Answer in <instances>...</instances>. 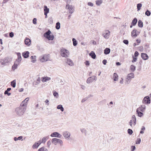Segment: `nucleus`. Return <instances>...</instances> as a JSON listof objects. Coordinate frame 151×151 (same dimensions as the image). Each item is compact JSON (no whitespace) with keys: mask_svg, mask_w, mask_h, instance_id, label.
<instances>
[{"mask_svg":"<svg viewBox=\"0 0 151 151\" xmlns=\"http://www.w3.org/2000/svg\"><path fill=\"white\" fill-rule=\"evenodd\" d=\"M60 51V54L62 57L67 58L69 56V51L66 49L63 48L61 49Z\"/></svg>","mask_w":151,"mask_h":151,"instance_id":"obj_4","label":"nucleus"},{"mask_svg":"<svg viewBox=\"0 0 151 151\" xmlns=\"http://www.w3.org/2000/svg\"><path fill=\"white\" fill-rule=\"evenodd\" d=\"M97 78L96 76H92L88 78L86 82L88 83H90L93 81V80L96 81Z\"/></svg>","mask_w":151,"mask_h":151,"instance_id":"obj_11","label":"nucleus"},{"mask_svg":"<svg viewBox=\"0 0 151 151\" xmlns=\"http://www.w3.org/2000/svg\"><path fill=\"white\" fill-rule=\"evenodd\" d=\"M134 77V73H131L128 74V76L126 77L125 83V84H128L130 82L132 78Z\"/></svg>","mask_w":151,"mask_h":151,"instance_id":"obj_3","label":"nucleus"},{"mask_svg":"<svg viewBox=\"0 0 151 151\" xmlns=\"http://www.w3.org/2000/svg\"><path fill=\"white\" fill-rule=\"evenodd\" d=\"M88 5L89 6H93V3L91 2H89L88 3Z\"/></svg>","mask_w":151,"mask_h":151,"instance_id":"obj_54","label":"nucleus"},{"mask_svg":"<svg viewBox=\"0 0 151 151\" xmlns=\"http://www.w3.org/2000/svg\"><path fill=\"white\" fill-rule=\"evenodd\" d=\"M55 28L57 29H59L60 28V23L59 22H57L56 23Z\"/></svg>","mask_w":151,"mask_h":151,"instance_id":"obj_36","label":"nucleus"},{"mask_svg":"<svg viewBox=\"0 0 151 151\" xmlns=\"http://www.w3.org/2000/svg\"><path fill=\"white\" fill-rule=\"evenodd\" d=\"M51 32L50 30L46 32L44 34V36L48 40H52L54 38L53 35H51Z\"/></svg>","mask_w":151,"mask_h":151,"instance_id":"obj_2","label":"nucleus"},{"mask_svg":"<svg viewBox=\"0 0 151 151\" xmlns=\"http://www.w3.org/2000/svg\"><path fill=\"white\" fill-rule=\"evenodd\" d=\"M48 137H44L42 139L43 141V142L45 143V142L47 139H48Z\"/></svg>","mask_w":151,"mask_h":151,"instance_id":"obj_47","label":"nucleus"},{"mask_svg":"<svg viewBox=\"0 0 151 151\" xmlns=\"http://www.w3.org/2000/svg\"><path fill=\"white\" fill-rule=\"evenodd\" d=\"M26 107L21 105L16 109V113L19 116H21L23 115L26 110Z\"/></svg>","mask_w":151,"mask_h":151,"instance_id":"obj_1","label":"nucleus"},{"mask_svg":"<svg viewBox=\"0 0 151 151\" xmlns=\"http://www.w3.org/2000/svg\"><path fill=\"white\" fill-rule=\"evenodd\" d=\"M57 108L58 109H60L62 111H63L64 110L63 106L61 105H59L57 106Z\"/></svg>","mask_w":151,"mask_h":151,"instance_id":"obj_31","label":"nucleus"},{"mask_svg":"<svg viewBox=\"0 0 151 151\" xmlns=\"http://www.w3.org/2000/svg\"><path fill=\"white\" fill-rule=\"evenodd\" d=\"M44 13H45L46 14L48 13L49 11V9L47 8V6H44Z\"/></svg>","mask_w":151,"mask_h":151,"instance_id":"obj_25","label":"nucleus"},{"mask_svg":"<svg viewBox=\"0 0 151 151\" xmlns=\"http://www.w3.org/2000/svg\"><path fill=\"white\" fill-rule=\"evenodd\" d=\"M72 41H73V44L74 46H76L77 44V40L74 38H73Z\"/></svg>","mask_w":151,"mask_h":151,"instance_id":"obj_38","label":"nucleus"},{"mask_svg":"<svg viewBox=\"0 0 151 151\" xmlns=\"http://www.w3.org/2000/svg\"><path fill=\"white\" fill-rule=\"evenodd\" d=\"M29 52L28 51H25L22 53V55L24 58H27L29 57Z\"/></svg>","mask_w":151,"mask_h":151,"instance_id":"obj_21","label":"nucleus"},{"mask_svg":"<svg viewBox=\"0 0 151 151\" xmlns=\"http://www.w3.org/2000/svg\"><path fill=\"white\" fill-rule=\"evenodd\" d=\"M22 138H23V137L22 136H19L18 137H17L18 140H21L22 141L23 140L22 139Z\"/></svg>","mask_w":151,"mask_h":151,"instance_id":"obj_61","label":"nucleus"},{"mask_svg":"<svg viewBox=\"0 0 151 151\" xmlns=\"http://www.w3.org/2000/svg\"><path fill=\"white\" fill-rule=\"evenodd\" d=\"M88 98V97H86L83 99H82V100L81 101V102L82 103H83L85 101H86Z\"/></svg>","mask_w":151,"mask_h":151,"instance_id":"obj_52","label":"nucleus"},{"mask_svg":"<svg viewBox=\"0 0 151 151\" xmlns=\"http://www.w3.org/2000/svg\"><path fill=\"white\" fill-rule=\"evenodd\" d=\"M37 19L35 18H34L33 19V23L34 24H36L37 23Z\"/></svg>","mask_w":151,"mask_h":151,"instance_id":"obj_55","label":"nucleus"},{"mask_svg":"<svg viewBox=\"0 0 151 151\" xmlns=\"http://www.w3.org/2000/svg\"><path fill=\"white\" fill-rule=\"evenodd\" d=\"M21 60H22L21 59H19V58H17L16 59V61H15L14 62H15V63H16L18 64H19V63H20L21 62Z\"/></svg>","mask_w":151,"mask_h":151,"instance_id":"obj_45","label":"nucleus"},{"mask_svg":"<svg viewBox=\"0 0 151 151\" xmlns=\"http://www.w3.org/2000/svg\"><path fill=\"white\" fill-rule=\"evenodd\" d=\"M102 63L104 65H106L107 63V60H106L104 59L103 60Z\"/></svg>","mask_w":151,"mask_h":151,"instance_id":"obj_59","label":"nucleus"},{"mask_svg":"<svg viewBox=\"0 0 151 151\" xmlns=\"http://www.w3.org/2000/svg\"><path fill=\"white\" fill-rule=\"evenodd\" d=\"M138 31L136 29H134L132 30L131 32V36L132 37H136L138 34H137Z\"/></svg>","mask_w":151,"mask_h":151,"instance_id":"obj_19","label":"nucleus"},{"mask_svg":"<svg viewBox=\"0 0 151 151\" xmlns=\"http://www.w3.org/2000/svg\"><path fill=\"white\" fill-rule=\"evenodd\" d=\"M110 32L108 30H105L102 34V36L105 39H108L109 37Z\"/></svg>","mask_w":151,"mask_h":151,"instance_id":"obj_8","label":"nucleus"},{"mask_svg":"<svg viewBox=\"0 0 151 151\" xmlns=\"http://www.w3.org/2000/svg\"><path fill=\"white\" fill-rule=\"evenodd\" d=\"M136 67L133 65H132L130 66V69L133 72L135 70Z\"/></svg>","mask_w":151,"mask_h":151,"instance_id":"obj_43","label":"nucleus"},{"mask_svg":"<svg viewBox=\"0 0 151 151\" xmlns=\"http://www.w3.org/2000/svg\"><path fill=\"white\" fill-rule=\"evenodd\" d=\"M17 58L21 59H22V57L21 55V54L19 52H17Z\"/></svg>","mask_w":151,"mask_h":151,"instance_id":"obj_48","label":"nucleus"},{"mask_svg":"<svg viewBox=\"0 0 151 151\" xmlns=\"http://www.w3.org/2000/svg\"><path fill=\"white\" fill-rule=\"evenodd\" d=\"M40 82V79L39 77L36 81H34L33 82V85L34 86L36 87V85H38Z\"/></svg>","mask_w":151,"mask_h":151,"instance_id":"obj_18","label":"nucleus"},{"mask_svg":"<svg viewBox=\"0 0 151 151\" xmlns=\"http://www.w3.org/2000/svg\"><path fill=\"white\" fill-rule=\"evenodd\" d=\"M50 58V55H44L43 56H41L40 57V61L43 62L47 61Z\"/></svg>","mask_w":151,"mask_h":151,"instance_id":"obj_6","label":"nucleus"},{"mask_svg":"<svg viewBox=\"0 0 151 151\" xmlns=\"http://www.w3.org/2000/svg\"><path fill=\"white\" fill-rule=\"evenodd\" d=\"M137 22V19L136 18H135L132 21L131 24H132L133 26H135Z\"/></svg>","mask_w":151,"mask_h":151,"instance_id":"obj_29","label":"nucleus"},{"mask_svg":"<svg viewBox=\"0 0 151 151\" xmlns=\"http://www.w3.org/2000/svg\"><path fill=\"white\" fill-rule=\"evenodd\" d=\"M142 102L144 104H149L150 103V97L149 96H146L144 97L143 101Z\"/></svg>","mask_w":151,"mask_h":151,"instance_id":"obj_13","label":"nucleus"},{"mask_svg":"<svg viewBox=\"0 0 151 151\" xmlns=\"http://www.w3.org/2000/svg\"><path fill=\"white\" fill-rule=\"evenodd\" d=\"M53 95L56 98H58V93L55 91H53Z\"/></svg>","mask_w":151,"mask_h":151,"instance_id":"obj_42","label":"nucleus"},{"mask_svg":"<svg viewBox=\"0 0 151 151\" xmlns=\"http://www.w3.org/2000/svg\"><path fill=\"white\" fill-rule=\"evenodd\" d=\"M9 36L11 37H12L14 35V33L12 32H11L9 33Z\"/></svg>","mask_w":151,"mask_h":151,"instance_id":"obj_57","label":"nucleus"},{"mask_svg":"<svg viewBox=\"0 0 151 151\" xmlns=\"http://www.w3.org/2000/svg\"><path fill=\"white\" fill-rule=\"evenodd\" d=\"M136 119L134 115H133L131 119L130 120L129 124L130 126L132 127V124L134 126L136 124Z\"/></svg>","mask_w":151,"mask_h":151,"instance_id":"obj_7","label":"nucleus"},{"mask_svg":"<svg viewBox=\"0 0 151 151\" xmlns=\"http://www.w3.org/2000/svg\"><path fill=\"white\" fill-rule=\"evenodd\" d=\"M131 147L132 149L131 151H134L136 149V147L134 146H132Z\"/></svg>","mask_w":151,"mask_h":151,"instance_id":"obj_50","label":"nucleus"},{"mask_svg":"<svg viewBox=\"0 0 151 151\" xmlns=\"http://www.w3.org/2000/svg\"><path fill=\"white\" fill-rule=\"evenodd\" d=\"M102 3V0H97L96 1V4L97 6H100Z\"/></svg>","mask_w":151,"mask_h":151,"instance_id":"obj_33","label":"nucleus"},{"mask_svg":"<svg viewBox=\"0 0 151 151\" xmlns=\"http://www.w3.org/2000/svg\"><path fill=\"white\" fill-rule=\"evenodd\" d=\"M44 147H42L40 148L38 150V151H43L44 150Z\"/></svg>","mask_w":151,"mask_h":151,"instance_id":"obj_62","label":"nucleus"},{"mask_svg":"<svg viewBox=\"0 0 151 151\" xmlns=\"http://www.w3.org/2000/svg\"><path fill=\"white\" fill-rule=\"evenodd\" d=\"M128 133L129 134V135H131L133 133V131L132 129H129L127 130Z\"/></svg>","mask_w":151,"mask_h":151,"instance_id":"obj_44","label":"nucleus"},{"mask_svg":"<svg viewBox=\"0 0 151 151\" xmlns=\"http://www.w3.org/2000/svg\"><path fill=\"white\" fill-rule=\"evenodd\" d=\"M51 141H48L47 142V145L49 147H50V145H51Z\"/></svg>","mask_w":151,"mask_h":151,"instance_id":"obj_60","label":"nucleus"},{"mask_svg":"<svg viewBox=\"0 0 151 151\" xmlns=\"http://www.w3.org/2000/svg\"><path fill=\"white\" fill-rule=\"evenodd\" d=\"M138 26L139 27H142L143 26V24L142 21L141 20H139L138 21Z\"/></svg>","mask_w":151,"mask_h":151,"instance_id":"obj_32","label":"nucleus"},{"mask_svg":"<svg viewBox=\"0 0 151 151\" xmlns=\"http://www.w3.org/2000/svg\"><path fill=\"white\" fill-rule=\"evenodd\" d=\"M52 137H55L60 138L62 135L57 132H55L52 133L50 135Z\"/></svg>","mask_w":151,"mask_h":151,"instance_id":"obj_15","label":"nucleus"},{"mask_svg":"<svg viewBox=\"0 0 151 151\" xmlns=\"http://www.w3.org/2000/svg\"><path fill=\"white\" fill-rule=\"evenodd\" d=\"M142 4L141 3H139L137 4V11H139L140 10L142 7Z\"/></svg>","mask_w":151,"mask_h":151,"instance_id":"obj_35","label":"nucleus"},{"mask_svg":"<svg viewBox=\"0 0 151 151\" xmlns=\"http://www.w3.org/2000/svg\"><path fill=\"white\" fill-rule=\"evenodd\" d=\"M66 9L68 10V12L71 14L73 13L74 10L73 6L69 4L67 5Z\"/></svg>","mask_w":151,"mask_h":151,"instance_id":"obj_9","label":"nucleus"},{"mask_svg":"<svg viewBox=\"0 0 151 151\" xmlns=\"http://www.w3.org/2000/svg\"><path fill=\"white\" fill-rule=\"evenodd\" d=\"M132 57L133 58V60L132 61V62H136L137 59V58L136 57L133 56Z\"/></svg>","mask_w":151,"mask_h":151,"instance_id":"obj_49","label":"nucleus"},{"mask_svg":"<svg viewBox=\"0 0 151 151\" xmlns=\"http://www.w3.org/2000/svg\"><path fill=\"white\" fill-rule=\"evenodd\" d=\"M89 55L90 56H91V57L93 59H95L96 58V55L94 52L93 51H92L91 52L89 53Z\"/></svg>","mask_w":151,"mask_h":151,"instance_id":"obj_24","label":"nucleus"},{"mask_svg":"<svg viewBox=\"0 0 151 151\" xmlns=\"http://www.w3.org/2000/svg\"><path fill=\"white\" fill-rule=\"evenodd\" d=\"M4 94L5 95L7 94L8 96H10L11 94L10 93H9L8 91H6L4 92Z\"/></svg>","mask_w":151,"mask_h":151,"instance_id":"obj_56","label":"nucleus"},{"mask_svg":"<svg viewBox=\"0 0 151 151\" xmlns=\"http://www.w3.org/2000/svg\"><path fill=\"white\" fill-rule=\"evenodd\" d=\"M66 62L67 64L70 66H72L73 64L72 61L68 58L66 59Z\"/></svg>","mask_w":151,"mask_h":151,"instance_id":"obj_20","label":"nucleus"},{"mask_svg":"<svg viewBox=\"0 0 151 151\" xmlns=\"http://www.w3.org/2000/svg\"><path fill=\"white\" fill-rule=\"evenodd\" d=\"M40 144V143H39L38 142H36L32 146V147L34 149L37 148L39 146Z\"/></svg>","mask_w":151,"mask_h":151,"instance_id":"obj_26","label":"nucleus"},{"mask_svg":"<svg viewBox=\"0 0 151 151\" xmlns=\"http://www.w3.org/2000/svg\"><path fill=\"white\" fill-rule=\"evenodd\" d=\"M29 98L27 97L21 103L20 105L27 107V102L29 100Z\"/></svg>","mask_w":151,"mask_h":151,"instance_id":"obj_14","label":"nucleus"},{"mask_svg":"<svg viewBox=\"0 0 151 151\" xmlns=\"http://www.w3.org/2000/svg\"><path fill=\"white\" fill-rule=\"evenodd\" d=\"M52 142L55 145H57V144L58 143L61 146H62V141L61 139L56 138L52 139Z\"/></svg>","mask_w":151,"mask_h":151,"instance_id":"obj_5","label":"nucleus"},{"mask_svg":"<svg viewBox=\"0 0 151 151\" xmlns=\"http://www.w3.org/2000/svg\"><path fill=\"white\" fill-rule=\"evenodd\" d=\"M11 85L13 88H14L16 86V81L15 80H14L11 82Z\"/></svg>","mask_w":151,"mask_h":151,"instance_id":"obj_30","label":"nucleus"},{"mask_svg":"<svg viewBox=\"0 0 151 151\" xmlns=\"http://www.w3.org/2000/svg\"><path fill=\"white\" fill-rule=\"evenodd\" d=\"M138 115V116L141 117L143 115V113L140 111H136Z\"/></svg>","mask_w":151,"mask_h":151,"instance_id":"obj_37","label":"nucleus"},{"mask_svg":"<svg viewBox=\"0 0 151 151\" xmlns=\"http://www.w3.org/2000/svg\"><path fill=\"white\" fill-rule=\"evenodd\" d=\"M141 56L142 59L144 60H146L148 58V55L145 53H142Z\"/></svg>","mask_w":151,"mask_h":151,"instance_id":"obj_17","label":"nucleus"},{"mask_svg":"<svg viewBox=\"0 0 151 151\" xmlns=\"http://www.w3.org/2000/svg\"><path fill=\"white\" fill-rule=\"evenodd\" d=\"M123 42L126 45H127L129 43V42L127 40H124L123 41Z\"/></svg>","mask_w":151,"mask_h":151,"instance_id":"obj_51","label":"nucleus"},{"mask_svg":"<svg viewBox=\"0 0 151 151\" xmlns=\"http://www.w3.org/2000/svg\"><path fill=\"white\" fill-rule=\"evenodd\" d=\"M118 76L116 73H114L113 74V78L114 81H117L118 80Z\"/></svg>","mask_w":151,"mask_h":151,"instance_id":"obj_27","label":"nucleus"},{"mask_svg":"<svg viewBox=\"0 0 151 151\" xmlns=\"http://www.w3.org/2000/svg\"><path fill=\"white\" fill-rule=\"evenodd\" d=\"M145 109V105H142L141 106L138 108L136 111H140L142 112H143Z\"/></svg>","mask_w":151,"mask_h":151,"instance_id":"obj_16","label":"nucleus"},{"mask_svg":"<svg viewBox=\"0 0 151 151\" xmlns=\"http://www.w3.org/2000/svg\"><path fill=\"white\" fill-rule=\"evenodd\" d=\"M19 65L18 64L14 62V65L12 66V70H15L17 68L18 65Z\"/></svg>","mask_w":151,"mask_h":151,"instance_id":"obj_34","label":"nucleus"},{"mask_svg":"<svg viewBox=\"0 0 151 151\" xmlns=\"http://www.w3.org/2000/svg\"><path fill=\"white\" fill-rule=\"evenodd\" d=\"M139 53L137 51H136L134 53V56L135 57H137L138 56Z\"/></svg>","mask_w":151,"mask_h":151,"instance_id":"obj_58","label":"nucleus"},{"mask_svg":"<svg viewBox=\"0 0 151 151\" xmlns=\"http://www.w3.org/2000/svg\"><path fill=\"white\" fill-rule=\"evenodd\" d=\"M110 52V49L109 48H106L104 50V53L106 55L108 54Z\"/></svg>","mask_w":151,"mask_h":151,"instance_id":"obj_28","label":"nucleus"},{"mask_svg":"<svg viewBox=\"0 0 151 151\" xmlns=\"http://www.w3.org/2000/svg\"><path fill=\"white\" fill-rule=\"evenodd\" d=\"M50 80V78L46 76L45 77H42V81L43 82H44Z\"/></svg>","mask_w":151,"mask_h":151,"instance_id":"obj_22","label":"nucleus"},{"mask_svg":"<svg viewBox=\"0 0 151 151\" xmlns=\"http://www.w3.org/2000/svg\"><path fill=\"white\" fill-rule=\"evenodd\" d=\"M81 88L83 90H84L85 89L86 87L84 86L81 85Z\"/></svg>","mask_w":151,"mask_h":151,"instance_id":"obj_64","label":"nucleus"},{"mask_svg":"<svg viewBox=\"0 0 151 151\" xmlns=\"http://www.w3.org/2000/svg\"><path fill=\"white\" fill-rule=\"evenodd\" d=\"M9 62V59L8 58H6L4 59L0 60V64L2 65H5L6 63Z\"/></svg>","mask_w":151,"mask_h":151,"instance_id":"obj_10","label":"nucleus"},{"mask_svg":"<svg viewBox=\"0 0 151 151\" xmlns=\"http://www.w3.org/2000/svg\"><path fill=\"white\" fill-rule=\"evenodd\" d=\"M85 63L86 65V66H89L90 65V63L89 61H88V60H86L85 62Z\"/></svg>","mask_w":151,"mask_h":151,"instance_id":"obj_53","label":"nucleus"},{"mask_svg":"<svg viewBox=\"0 0 151 151\" xmlns=\"http://www.w3.org/2000/svg\"><path fill=\"white\" fill-rule=\"evenodd\" d=\"M24 42L25 44L27 45H29L31 44V40L29 38H26L25 39Z\"/></svg>","mask_w":151,"mask_h":151,"instance_id":"obj_23","label":"nucleus"},{"mask_svg":"<svg viewBox=\"0 0 151 151\" xmlns=\"http://www.w3.org/2000/svg\"><path fill=\"white\" fill-rule=\"evenodd\" d=\"M145 14L147 16H149L151 14V12L148 10H147L145 12Z\"/></svg>","mask_w":151,"mask_h":151,"instance_id":"obj_40","label":"nucleus"},{"mask_svg":"<svg viewBox=\"0 0 151 151\" xmlns=\"http://www.w3.org/2000/svg\"><path fill=\"white\" fill-rule=\"evenodd\" d=\"M9 0H3L2 4H5L7 3L9 1Z\"/></svg>","mask_w":151,"mask_h":151,"instance_id":"obj_63","label":"nucleus"},{"mask_svg":"<svg viewBox=\"0 0 151 151\" xmlns=\"http://www.w3.org/2000/svg\"><path fill=\"white\" fill-rule=\"evenodd\" d=\"M63 135L65 139H70V133L69 132L67 131H64L63 132Z\"/></svg>","mask_w":151,"mask_h":151,"instance_id":"obj_12","label":"nucleus"},{"mask_svg":"<svg viewBox=\"0 0 151 151\" xmlns=\"http://www.w3.org/2000/svg\"><path fill=\"white\" fill-rule=\"evenodd\" d=\"M141 139L140 138L137 139V140L136 141V144H139L140 143Z\"/></svg>","mask_w":151,"mask_h":151,"instance_id":"obj_46","label":"nucleus"},{"mask_svg":"<svg viewBox=\"0 0 151 151\" xmlns=\"http://www.w3.org/2000/svg\"><path fill=\"white\" fill-rule=\"evenodd\" d=\"M81 131L82 133H84L85 134H86L87 131L84 128L81 129Z\"/></svg>","mask_w":151,"mask_h":151,"instance_id":"obj_41","label":"nucleus"},{"mask_svg":"<svg viewBox=\"0 0 151 151\" xmlns=\"http://www.w3.org/2000/svg\"><path fill=\"white\" fill-rule=\"evenodd\" d=\"M145 129V127L144 126H142L141 129V130L140 132V133L141 134H143L144 133V131Z\"/></svg>","mask_w":151,"mask_h":151,"instance_id":"obj_39","label":"nucleus"}]
</instances>
